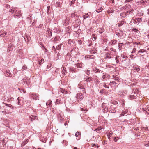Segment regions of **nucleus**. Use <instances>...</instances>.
Masks as SVG:
<instances>
[{"mask_svg":"<svg viewBox=\"0 0 149 149\" xmlns=\"http://www.w3.org/2000/svg\"><path fill=\"white\" fill-rule=\"evenodd\" d=\"M103 112L105 113H107L108 111V107L107 106V104L105 103H102V105Z\"/></svg>","mask_w":149,"mask_h":149,"instance_id":"1","label":"nucleus"},{"mask_svg":"<svg viewBox=\"0 0 149 149\" xmlns=\"http://www.w3.org/2000/svg\"><path fill=\"white\" fill-rule=\"evenodd\" d=\"M116 107L114 105H111L109 108V112L111 113H114L116 112Z\"/></svg>","mask_w":149,"mask_h":149,"instance_id":"2","label":"nucleus"},{"mask_svg":"<svg viewBox=\"0 0 149 149\" xmlns=\"http://www.w3.org/2000/svg\"><path fill=\"white\" fill-rule=\"evenodd\" d=\"M52 31L50 30L49 28H47L46 31V34L47 35V36L48 37H51L52 35Z\"/></svg>","mask_w":149,"mask_h":149,"instance_id":"3","label":"nucleus"},{"mask_svg":"<svg viewBox=\"0 0 149 149\" xmlns=\"http://www.w3.org/2000/svg\"><path fill=\"white\" fill-rule=\"evenodd\" d=\"M21 13L20 11H17L14 15V17L15 18H19L21 15Z\"/></svg>","mask_w":149,"mask_h":149,"instance_id":"4","label":"nucleus"},{"mask_svg":"<svg viewBox=\"0 0 149 149\" xmlns=\"http://www.w3.org/2000/svg\"><path fill=\"white\" fill-rule=\"evenodd\" d=\"M30 97L35 100L38 99L39 97L37 94L36 93H33L30 95Z\"/></svg>","mask_w":149,"mask_h":149,"instance_id":"5","label":"nucleus"},{"mask_svg":"<svg viewBox=\"0 0 149 149\" xmlns=\"http://www.w3.org/2000/svg\"><path fill=\"white\" fill-rule=\"evenodd\" d=\"M76 97L78 100H81L83 98V95L81 93H79L77 94Z\"/></svg>","mask_w":149,"mask_h":149,"instance_id":"6","label":"nucleus"},{"mask_svg":"<svg viewBox=\"0 0 149 149\" xmlns=\"http://www.w3.org/2000/svg\"><path fill=\"white\" fill-rule=\"evenodd\" d=\"M131 7V5L129 4H127L125 6H123L122 8H121L120 9L122 10L123 9L128 10Z\"/></svg>","mask_w":149,"mask_h":149,"instance_id":"7","label":"nucleus"},{"mask_svg":"<svg viewBox=\"0 0 149 149\" xmlns=\"http://www.w3.org/2000/svg\"><path fill=\"white\" fill-rule=\"evenodd\" d=\"M132 95H129L128 96V98L129 100H132L133 99H135L136 98V96H137V95H133V93H132Z\"/></svg>","mask_w":149,"mask_h":149,"instance_id":"8","label":"nucleus"},{"mask_svg":"<svg viewBox=\"0 0 149 149\" xmlns=\"http://www.w3.org/2000/svg\"><path fill=\"white\" fill-rule=\"evenodd\" d=\"M127 93V91L126 90L120 91L118 92V94L121 96H125Z\"/></svg>","mask_w":149,"mask_h":149,"instance_id":"9","label":"nucleus"},{"mask_svg":"<svg viewBox=\"0 0 149 149\" xmlns=\"http://www.w3.org/2000/svg\"><path fill=\"white\" fill-rule=\"evenodd\" d=\"M7 35V32H5L4 30L0 31V36L4 37Z\"/></svg>","mask_w":149,"mask_h":149,"instance_id":"10","label":"nucleus"},{"mask_svg":"<svg viewBox=\"0 0 149 149\" xmlns=\"http://www.w3.org/2000/svg\"><path fill=\"white\" fill-rule=\"evenodd\" d=\"M16 7H13L10 10V12L11 13H15L17 11L16 10Z\"/></svg>","mask_w":149,"mask_h":149,"instance_id":"11","label":"nucleus"},{"mask_svg":"<svg viewBox=\"0 0 149 149\" xmlns=\"http://www.w3.org/2000/svg\"><path fill=\"white\" fill-rule=\"evenodd\" d=\"M77 67L79 68H83L84 66V65L82 63H77L76 64Z\"/></svg>","mask_w":149,"mask_h":149,"instance_id":"12","label":"nucleus"},{"mask_svg":"<svg viewBox=\"0 0 149 149\" xmlns=\"http://www.w3.org/2000/svg\"><path fill=\"white\" fill-rule=\"evenodd\" d=\"M117 42V41L116 40H112L109 43V45L111 46H113Z\"/></svg>","mask_w":149,"mask_h":149,"instance_id":"13","label":"nucleus"},{"mask_svg":"<svg viewBox=\"0 0 149 149\" xmlns=\"http://www.w3.org/2000/svg\"><path fill=\"white\" fill-rule=\"evenodd\" d=\"M136 122L135 120L134 119H130L129 120V121L128 122V123L131 125H134L135 124Z\"/></svg>","mask_w":149,"mask_h":149,"instance_id":"14","label":"nucleus"},{"mask_svg":"<svg viewBox=\"0 0 149 149\" xmlns=\"http://www.w3.org/2000/svg\"><path fill=\"white\" fill-rule=\"evenodd\" d=\"M93 71L95 73H97L100 72L101 70L95 67L93 69Z\"/></svg>","mask_w":149,"mask_h":149,"instance_id":"15","label":"nucleus"},{"mask_svg":"<svg viewBox=\"0 0 149 149\" xmlns=\"http://www.w3.org/2000/svg\"><path fill=\"white\" fill-rule=\"evenodd\" d=\"M133 68L134 70H136L137 72H139L140 70L139 67L136 65H134V66Z\"/></svg>","mask_w":149,"mask_h":149,"instance_id":"16","label":"nucleus"},{"mask_svg":"<svg viewBox=\"0 0 149 149\" xmlns=\"http://www.w3.org/2000/svg\"><path fill=\"white\" fill-rule=\"evenodd\" d=\"M60 37L58 36H56L54 38H52V41L54 42H56L57 41L59 40Z\"/></svg>","mask_w":149,"mask_h":149,"instance_id":"17","label":"nucleus"},{"mask_svg":"<svg viewBox=\"0 0 149 149\" xmlns=\"http://www.w3.org/2000/svg\"><path fill=\"white\" fill-rule=\"evenodd\" d=\"M70 70L72 72H78V69H77L74 68H70Z\"/></svg>","mask_w":149,"mask_h":149,"instance_id":"18","label":"nucleus"},{"mask_svg":"<svg viewBox=\"0 0 149 149\" xmlns=\"http://www.w3.org/2000/svg\"><path fill=\"white\" fill-rule=\"evenodd\" d=\"M70 19L69 17L66 18L64 24V25L65 26L68 25V22L70 21Z\"/></svg>","mask_w":149,"mask_h":149,"instance_id":"19","label":"nucleus"},{"mask_svg":"<svg viewBox=\"0 0 149 149\" xmlns=\"http://www.w3.org/2000/svg\"><path fill=\"white\" fill-rule=\"evenodd\" d=\"M128 112V110H126L125 111L121 113V114H120V116H126L127 115V113Z\"/></svg>","mask_w":149,"mask_h":149,"instance_id":"20","label":"nucleus"},{"mask_svg":"<svg viewBox=\"0 0 149 149\" xmlns=\"http://www.w3.org/2000/svg\"><path fill=\"white\" fill-rule=\"evenodd\" d=\"M105 57L109 59L111 58V57L110 54L109 53H106Z\"/></svg>","mask_w":149,"mask_h":149,"instance_id":"21","label":"nucleus"},{"mask_svg":"<svg viewBox=\"0 0 149 149\" xmlns=\"http://www.w3.org/2000/svg\"><path fill=\"white\" fill-rule=\"evenodd\" d=\"M147 0H141L139 3V4L141 5H144L145 4L147 3Z\"/></svg>","mask_w":149,"mask_h":149,"instance_id":"22","label":"nucleus"},{"mask_svg":"<svg viewBox=\"0 0 149 149\" xmlns=\"http://www.w3.org/2000/svg\"><path fill=\"white\" fill-rule=\"evenodd\" d=\"M52 101L51 100H49L46 103V105L49 107H51L52 104Z\"/></svg>","mask_w":149,"mask_h":149,"instance_id":"23","label":"nucleus"},{"mask_svg":"<svg viewBox=\"0 0 149 149\" xmlns=\"http://www.w3.org/2000/svg\"><path fill=\"white\" fill-rule=\"evenodd\" d=\"M53 30L54 31V32L55 33H58L60 31V29L59 28L55 27Z\"/></svg>","mask_w":149,"mask_h":149,"instance_id":"24","label":"nucleus"},{"mask_svg":"<svg viewBox=\"0 0 149 149\" xmlns=\"http://www.w3.org/2000/svg\"><path fill=\"white\" fill-rule=\"evenodd\" d=\"M93 81L92 78V77H91L88 78L85 81L87 82H90Z\"/></svg>","mask_w":149,"mask_h":149,"instance_id":"25","label":"nucleus"},{"mask_svg":"<svg viewBox=\"0 0 149 149\" xmlns=\"http://www.w3.org/2000/svg\"><path fill=\"white\" fill-rule=\"evenodd\" d=\"M61 102V100L59 99H56V101L55 102V104L56 105L59 104Z\"/></svg>","mask_w":149,"mask_h":149,"instance_id":"26","label":"nucleus"},{"mask_svg":"<svg viewBox=\"0 0 149 149\" xmlns=\"http://www.w3.org/2000/svg\"><path fill=\"white\" fill-rule=\"evenodd\" d=\"M37 117L36 116H31L29 117L30 118V120H31V121H33V120L36 119Z\"/></svg>","mask_w":149,"mask_h":149,"instance_id":"27","label":"nucleus"},{"mask_svg":"<svg viewBox=\"0 0 149 149\" xmlns=\"http://www.w3.org/2000/svg\"><path fill=\"white\" fill-rule=\"evenodd\" d=\"M94 56L93 55H88L87 56H85V58H90L92 59L93 58Z\"/></svg>","mask_w":149,"mask_h":149,"instance_id":"28","label":"nucleus"},{"mask_svg":"<svg viewBox=\"0 0 149 149\" xmlns=\"http://www.w3.org/2000/svg\"><path fill=\"white\" fill-rule=\"evenodd\" d=\"M125 22L124 21H121L118 23V26L120 27L124 24Z\"/></svg>","mask_w":149,"mask_h":149,"instance_id":"29","label":"nucleus"},{"mask_svg":"<svg viewBox=\"0 0 149 149\" xmlns=\"http://www.w3.org/2000/svg\"><path fill=\"white\" fill-rule=\"evenodd\" d=\"M10 72L9 70H7L6 71V72L5 73V76L6 77H10L9 76L10 75Z\"/></svg>","mask_w":149,"mask_h":149,"instance_id":"30","label":"nucleus"},{"mask_svg":"<svg viewBox=\"0 0 149 149\" xmlns=\"http://www.w3.org/2000/svg\"><path fill=\"white\" fill-rule=\"evenodd\" d=\"M26 81H27V79H23L21 81V83H22V85H24L25 84H26V82H27Z\"/></svg>","mask_w":149,"mask_h":149,"instance_id":"31","label":"nucleus"},{"mask_svg":"<svg viewBox=\"0 0 149 149\" xmlns=\"http://www.w3.org/2000/svg\"><path fill=\"white\" fill-rule=\"evenodd\" d=\"M120 16L121 18H124L125 17V12H122L120 14Z\"/></svg>","mask_w":149,"mask_h":149,"instance_id":"32","label":"nucleus"},{"mask_svg":"<svg viewBox=\"0 0 149 149\" xmlns=\"http://www.w3.org/2000/svg\"><path fill=\"white\" fill-rule=\"evenodd\" d=\"M113 79L116 81H117L118 82H119V78L116 77V76L113 75Z\"/></svg>","mask_w":149,"mask_h":149,"instance_id":"33","label":"nucleus"},{"mask_svg":"<svg viewBox=\"0 0 149 149\" xmlns=\"http://www.w3.org/2000/svg\"><path fill=\"white\" fill-rule=\"evenodd\" d=\"M117 84V83L114 81H111L109 83V85H113L114 86H115L116 85V84Z\"/></svg>","mask_w":149,"mask_h":149,"instance_id":"34","label":"nucleus"},{"mask_svg":"<svg viewBox=\"0 0 149 149\" xmlns=\"http://www.w3.org/2000/svg\"><path fill=\"white\" fill-rule=\"evenodd\" d=\"M66 69V68H65V67H64L63 66H62L61 68V70L62 71V73L63 74H65V72H64L63 70H64V71H65V69Z\"/></svg>","mask_w":149,"mask_h":149,"instance_id":"35","label":"nucleus"},{"mask_svg":"<svg viewBox=\"0 0 149 149\" xmlns=\"http://www.w3.org/2000/svg\"><path fill=\"white\" fill-rule=\"evenodd\" d=\"M114 12V10L112 9H110L109 10L107 11V12L108 13H113Z\"/></svg>","mask_w":149,"mask_h":149,"instance_id":"36","label":"nucleus"},{"mask_svg":"<svg viewBox=\"0 0 149 149\" xmlns=\"http://www.w3.org/2000/svg\"><path fill=\"white\" fill-rule=\"evenodd\" d=\"M18 104H21V101L22 100L20 98L18 97L17 98Z\"/></svg>","mask_w":149,"mask_h":149,"instance_id":"37","label":"nucleus"},{"mask_svg":"<svg viewBox=\"0 0 149 149\" xmlns=\"http://www.w3.org/2000/svg\"><path fill=\"white\" fill-rule=\"evenodd\" d=\"M62 45V44H60L56 47L57 50H59L61 49V47Z\"/></svg>","mask_w":149,"mask_h":149,"instance_id":"38","label":"nucleus"},{"mask_svg":"<svg viewBox=\"0 0 149 149\" xmlns=\"http://www.w3.org/2000/svg\"><path fill=\"white\" fill-rule=\"evenodd\" d=\"M102 10V8H101L100 9H97L96 10V11L99 13Z\"/></svg>","mask_w":149,"mask_h":149,"instance_id":"39","label":"nucleus"},{"mask_svg":"<svg viewBox=\"0 0 149 149\" xmlns=\"http://www.w3.org/2000/svg\"><path fill=\"white\" fill-rule=\"evenodd\" d=\"M107 136L108 139L110 140H111L112 139V138H113V136H111V135H109L108 134H107Z\"/></svg>","mask_w":149,"mask_h":149,"instance_id":"40","label":"nucleus"},{"mask_svg":"<svg viewBox=\"0 0 149 149\" xmlns=\"http://www.w3.org/2000/svg\"><path fill=\"white\" fill-rule=\"evenodd\" d=\"M26 79H27V82H26V84L28 86L30 84V79H29L26 78Z\"/></svg>","mask_w":149,"mask_h":149,"instance_id":"41","label":"nucleus"},{"mask_svg":"<svg viewBox=\"0 0 149 149\" xmlns=\"http://www.w3.org/2000/svg\"><path fill=\"white\" fill-rule=\"evenodd\" d=\"M78 87L79 88L81 89L84 88L83 86L80 84H78Z\"/></svg>","mask_w":149,"mask_h":149,"instance_id":"42","label":"nucleus"},{"mask_svg":"<svg viewBox=\"0 0 149 149\" xmlns=\"http://www.w3.org/2000/svg\"><path fill=\"white\" fill-rule=\"evenodd\" d=\"M136 19H137V21L138 22V23L141 22L142 21V19L141 18H136Z\"/></svg>","mask_w":149,"mask_h":149,"instance_id":"43","label":"nucleus"},{"mask_svg":"<svg viewBox=\"0 0 149 149\" xmlns=\"http://www.w3.org/2000/svg\"><path fill=\"white\" fill-rule=\"evenodd\" d=\"M3 104H5V105L9 107L10 108H12V109H13V107H12V105L10 104H7L6 103H3Z\"/></svg>","mask_w":149,"mask_h":149,"instance_id":"44","label":"nucleus"},{"mask_svg":"<svg viewBox=\"0 0 149 149\" xmlns=\"http://www.w3.org/2000/svg\"><path fill=\"white\" fill-rule=\"evenodd\" d=\"M76 12H74L71 15V17H72L73 18L76 15Z\"/></svg>","mask_w":149,"mask_h":149,"instance_id":"45","label":"nucleus"},{"mask_svg":"<svg viewBox=\"0 0 149 149\" xmlns=\"http://www.w3.org/2000/svg\"><path fill=\"white\" fill-rule=\"evenodd\" d=\"M146 52L145 50L144 49H140L138 52V53H143Z\"/></svg>","mask_w":149,"mask_h":149,"instance_id":"46","label":"nucleus"},{"mask_svg":"<svg viewBox=\"0 0 149 149\" xmlns=\"http://www.w3.org/2000/svg\"><path fill=\"white\" fill-rule=\"evenodd\" d=\"M86 74H87L88 76H89L90 74V70L87 69L86 70V71L85 72Z\"/></svg>","mask_w":149,"mask_h":149,"instance_id":"47","label":"nucleus"},{"mask_svg":"<svg viewBox=\"0 0 149 149\" xmlns=\"http://www.w3.org/2000/svg\"><path fill=\"white\" fill-rule=\"evenodd\" d=\"M81 133L80 132H77L76 133H75V136L76 137H77L79 136V135Z\"/></svg>","mask_w":149,"mask_h":149,"instance_id":"48","label":"nucleus"},{"mask_svg":"<svg viewBox=\"0 0 149 149\" xmlns=\"http://www.w3.org/2000/svg\"><path fill=\"white\" fill-rule=\"evenodd\" d=\"M133 11V10L131 9H130L129 10L127 11V12L129 14H130L131 13H132Z\"/></svg>","mask_w":149,"mask_h":149,"instance_id":"49","label":"nucleus"},{"mask_svg":"<svg viewBox=\"0 0 149 149\" xmlns=\"http://www.w3.org/2000/svg\"><path fill=\"white\" fill-rule=\"evenodd\" d=\"M111 103L113 104V105L118 104V102L116 101H112Z\"/></svg>","mask_w":149,"mask_h":149,"instance_id":"50","label":"nucleus"},{"mask_svg":"<svg viewBox=\"0 0 149 149\" xmlns=\"http://www.w3.org/2000/svg\"><path fill=\"white\" fill-rule=\"evenodd\" d=\"M89 15H88V14H86L84 17V19H86V18H88V17H89Z\"/></svg>","mask_w":149,"mask_h":149,"instance_id":"51","label":"nucleus"},{"mask_svg":"<svg viewBox=\"0 0 149 149\" xmlns=\"http://www.w3.org/2000/svg\"><path fill=\"white\" fill-rule=\"evenodd\" d=\"M119 139V138L118 137H115L113 139V140L115 142H116Z\"/></svg>","mask_w":149,"mask_h":149,"instance_id":"52","label":"nucleus"},{"mask_svg":"<svg viewBox=\"0 0 149 149\" xmlns=\"http://www.w3.org/2000/svg\"><path fill=\"white\" fill-rule=\"evenodd\" d=\"M118 45L119 47V49L120 50L121 49V48H122V47L121 45L120 44V43H118Z\"/></svg>","mask_w":149,"mask_h":149,"instance_id":"53","label":"nucleus"},{"mask_svg":"<svg viewBox=\"0 0 149 149\" xmlns=\"http://www.w3.org/2000/svg\"><path fill=\"white\" fill-rule=\"evenodd\" d=\"M18 90L19 91H22L24 93H25V91H24V90L22 88H18Z\"/></svg>","mask_w":149,"mask_h":149,"instance_id":"54","label":"nucleus"},{"mask_svg":"<svg viewBox=\"0 0 149 149\" xmlns=\"http://www.w3.org/2000/svg\"><path fill=\"white\" fill-rule=\"evenodd\" d=\"M139 92V91L137 89H136V90L134 92V93H133L134 94H138V93Z\"/></svg>","mask_w":149,"mask_h":149,"instance_id":"55","label":"nucleus"},{"mask_svg":"<svg viewBox=\"0 0 149 149\" xmlns=\"http://www.w3.org/2000/svg\"><path fill=\"white\" fill-rule=\"evenodd\" d=\"M121 57L123 59L126 58H127V56L123 54H122L121 55Z\"/></svg>","mask_w":149,"mask_h":149,"instance_id":"56","label":"nucleus"},{"mask_svg":"<svg viewBox=\"0 0 149 149\" xmlns=\"http://www.w3.org/2000/svg\"><path fill=\"white\" fill-rule=\"evenodd\" d=\"M44 61V59H42L41 60L39 61V65H40L41 64V63L43 62Z\"/></svg>","mask_w":149,"mask_h":149,"instance_id":"57","label":"nucleus"},{"mask_svg":"<svg viewBox=\"0 0 149 149\" xmlns=\"http://www.w3.org/2000/svg\"><path fill=\"white\" fill-rule=\"evenodd\" d=\"M101 129L102 128H97L95 130V131H96L97 132H98L100 131Z\"/></svg>","mask_w":149,"mask_h":149,"instance_id":"58","label":"nucleus"},{"mask_svg":"<svg viewBox=\"0 0 149 149\" xmlns=\"http://www.w3.org/2000/svg\"><path fill=\"white\" fill-rule=\"evenodd\" d=\"M12 50V49L11 47H8V49L7 51L8 52H10L11 50Z\"/></svg>","mask_w":149,"mask_h":149,"instance_id":"59","label":"nucleus"},{"mask_svg":"<svg viewBox=\"0 0 149 149\" xmlns=\"http://www.w3.org/2000/svg\"><path fill=\"white\" fill-rule=\"evenodd\" d=\"M27 69V67L25 65H24L22 67V69L26 70Z\"/></svg>","mask_w":149,"mask_h":149,"instance_id":"60","label":"nucleus"},{"mask_svg":"<svg viewBox=\"0 0 149 149\" xmlns=\"http://www.w3.org/2000/svg\"><path fill=\"white\" fill-rule=\"evenodd\" d=\"M132 0H125L124 3H126L130 2Z\"/></svg>","mask_w":149,"mask_h":149,"instance_id":"61","label":"nucleus"},{"mask_svg":"<svg viewBox=\"0 0 149 149\" xmlns=\"http://www.w3.org/2000/svg\"><path fill=\"white\" fill-rule=\"evenodd\" d=\"M103 87H104L105 88H109V86H108V85H107L106 84L103 85Z\"/></svg>","mask_w":149,"mask_h":149,"instance_id":"62","label":"nucleus"},{"mask_svg":"<svg viewBox=\"0 0 149 149\" xmlns=\"http://www.w3.org/2000/svg\"><path fill=\"white\" fill-rule=\"evenodd\" d=\"M82 90L81 92L83 93H85V88H83L81 89Z\"/></svg>","mask_w":149,"mask_h":149,"instance_id":"63","label":"nucleus"},{"mask_svg":"<svg viewBox=\"0 0 149 149\" xmlns=\"http://www.w3.org/2000/svg\"><path fill=\"white\" fill-rule=\"evenodd\" d=\"M92 36L94 40H95L96 39V37L95 36V35L94 34H92Z\"/></svg>","mask_w":149,"mask_h":149,"instance_id":"64","label":"nucleus"}]
</instances>
